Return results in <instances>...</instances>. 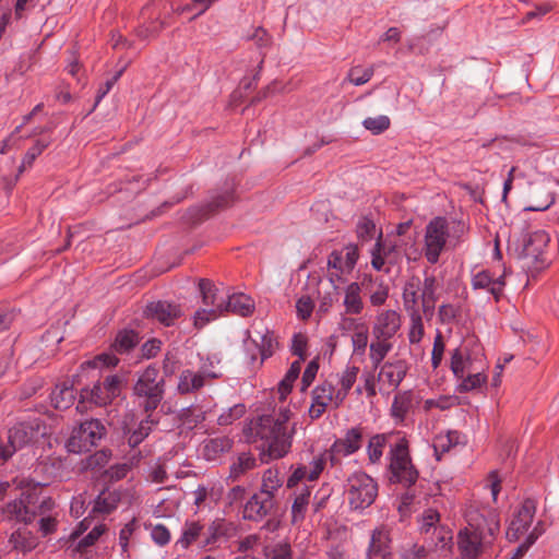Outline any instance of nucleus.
<instances>
[{"label":"nucleus","mask_w":559,"mask_h":559,"mask_svg":"<svg viewBox=\"0 0 559 559\" xmlns=\"http://www.w3.org/2000/svg\"><path fill=\"white\" fill-rule=\"evenodd\" d=\"M193 493V504L197 508V512L201 511L205 507L210 506V500L213 497V488H209L204 485H199Z\"/></svg>","instance_id":"13d9d810"},{"label":"nucleus","mask_w":559,"mask_h":559,"mask_svg":"<svg viewBox=\"0 0 559 559\" xmlns=\"http://www.w3.org/2000/svg\"><path fill=\"white\" fill-rule=\"evenodd\" d=\"M235 201V186L227 182L222 191L216 192L204 209L200 210V214L194 222L202 221L217 210L229 206Z\"/></svg>","instance_id":"b1692460"},{"label":"nucleus","mask_w":559,"mask_h":559,"mask_svg":"<svg viewBox=\"0 0 559 559\" xmlns=\"http://www.w3.org/2000/svg\"><path fill=\"white\" fill-rule=\"evenodd\" d=\"M276 507V500H272L261 492L254 493L245 504L243 519L259 522L271 514Z\"/></svg>","instance_id":"a211bd4d"},{"label":"nucleus","mask_w":559,"mask_h":559,"mask_svg":"<svg viewBox=\"0 0 559 559\" xmlns=\"http://www.w3.org/2000/svg\"><path fill=\"white\" fill-rule=\"evenodd\" d=\"M532 204L526 207L528 211H545L554 203L555 198L549 182L542 181L532 185Z\"/></svg>","instance_id":"c85d7f7f"},{"label":"nucleus","mask_w":559,"mask_h":559,"mask_svg":"<svg viewBox=\"0 0 559 559\" xmlns=\"http://www.w3.org/2000/svg\"><path fill=\"white\" fill-rule=\"evenodd\" d=\"M457 379L461 380L460 384L457 385V391L461 393L476 390L487 382V376L484 373V368L467 372V374H464L463 378Z\"/></svg>","instance_id":"c03bdc74"},{"label":"nucleus","mask_w":559,"mask_h":559,"mask_svg":"<svg viewBox=\"0 0 559 559\" xmlns=\"http://www.w3.org/2000/svg\"><path fill=\"white\" fill-rule=\"evenodd\" d=\"M252 333L253 335L250 336L251 342L259 347L261 362H263L275 353L278 347V342L276 341L274 333L265 326L261 329L253 326Z\"/></svg>","instance_id":"bb28decb"},{"label":"nucleus","mask_w":559,"mask_h":559,"mask_svg":"<svg viewBox=\"0 0 559 559\" xmlns=\"http://www.w3.org/2000/svg\"><path fill=\"white\" fill-rule=\"evenodd\" d=\"M413 407L412 391H402L395 394L390 409L391 417L396 424H403Z\"/></svg>","instance_id":"2f4dec72"},{"label":"nucleus","mask_w":559,"mask_h":559,"mask_svg":"<svg viewBox=\"0 0 559 559\" xmlns=\"http://www.w3.org/2000/svg\"><path fill=\"white\" fill-rule=\"evenodd\" d=\"M40 426V418L35 416L13 426L8 432V443H0V460L8 461L19 449L34 441L39 435Z\"/></svg>","instance_id":"6e6552de"},{"label":"nucleus","mask_w":559,"mask_h":559,"mask_svg":"<svg viewBox=\"0 0 559 559\" xmlns=\"http://www.w3.org/2000/svg\"><path fill=\"white\" fill-rule=\"evenodd\" d=\"M465 348H455L451 354L450 369L455 378H463L466 373Z\"/></svg>","instance_id":"5fc2aeb1"},{"label":"nucleus","mask_w":559,"mask_h":559,"mask_svg":"<svg viewBox=\"0 0 559 559\" xmlns=\"http://www.w3.org/2000/svg\"><path fill=\"white\" fill-rule=\"evenodd\" d=\"M362 283L352 282L344 289V313L348 316H357L364 311V300H362Z\"/></svg>","instance_id":"cd10ccee"},{"label":"nucleus","mask_w":559,"mask_h":559,"mask_svg":"<svg viewBox=\"0 0 559 559\" xmlns=\"http://www.w3.org/2000/svg\"><path fill=\"white\" fill-rule=\"evenodd\" d=\"M204 525L200 521H186L180 537L176 542V546L182 550L188 549L193 543H195L202 532Z\"/></svg>","instance_id":"4c0bfd02"},{"label":"nucleus","mask_w":559,"mask_h":559,"mask_svg":"<svg viewBox=\"0 0 559 559\" xmlns=\"http://www.w3.org/2000/svg\"><path fill=\"white\" fill-rule=\"evenodd\" d=\"M391 121L388 116L380 115L377 117H368L362 121L365 129L373 134H380L390 128Z\"/></svg>","instance_id":"864d4df0"},{"label":"nucleus","mask_w":559,"mask_h":559,"mask_svg":"<svg viewBox=\"0 0 559 559\" xmlns=\"http://www.w3.org/2000/svg\"><path fill=\"white\" fill-rule=\"evenodd\" d=\"M376 234V225L369 218H361L357 224V235L362 240L371 239Z\"/></svg>","instance_id":"774afa93"},{"label":"nucleus","mask_w":559,"mask_h":559,"mask_svg":"<svg viewBox=\"0 0 559 559\" xmlns=\"http://www.w3.org/2000/svg\"><path fill=\"white\" fill-rule=\"evenodd\" d=\"M301 370V362L300 360L294 361L289 369L287 370L284 379L278 383L277 392L280 394L281 400H285L286 396L290 393L293 389V384L298 378Z\"/></svg>","instance_id":"09e8293b"},{"label":"nucleus","mask_w":559,"mask_h":559,"mask_svg":"<svg viewBox=\"0 0 559 559\" xmlns=\"http://www.w3.org/2000/svg\"><path fill=\"white\" fill-rule=\"evenodd\" d=\"M345 495L352 509H365L376 500L378 484L368 474L356 472L346 480Z\"/></svg>","instance_id":"0eeeda50"},{"label":"nucleus","mask_w":559,"mask_h":559,"mask_svg":"<svg viewBox=\"0 0 559 559\" xmlns=\"http://www.w3.org/2000/svg\"><path fill=\"white\" fill-rule=\"evenodd\" d=\"M391 555L390 532L385 526L377 527L371 535L369 559H386Z\"/></svg>","instance_id":"393cba45"},{"label":"nucleus","mask_w":559,"mask_h":559,"mask_svg":"<svg viewBox=\"0 0 559 559\" xmlns=\"http://www.w3.org/2000/svg\"><path fill=\"white\" fill-rule=\"evenodd\" d=\"M206 376L210 374L204 373V371L183 369L178 377L177 392L185 395L200 391L203 386L207 385Z\"/></svg>","instance_id":"a878e982"},{"label":"nucleus","mask_w":559,"mask_h":559,"mask_svg":"<svg viewBox=\"0 0 559 559\" xmlns=\"http://www.w3.org/2000/svg\"><path fill=\"white\" fill-rule=\"evenodd\" d=\"M9 544L13 549L25 554L34 550L38 546L39 540L32 531L23 526L12 532Z\"/></svg>","instance_id":"c756f323"},{"label":"nucleus","mask_w":559,"mask_h":559,"mask_svg":"<svg viewBox=\"0 0 559 559\" xmlns=\"http://www.w3.org/2000/svg\"><path fill=\"white\" fill-rule=\"evenodd\" d=\"M133 394L145 413L155 411L164 399L165 381L154 366H148L133 385Z\"/></svg>","instance_id":"39448f33"},{"label":"nucleus","mask_w":559,"mask_h":559,"mask_svg":"<svg viewBox=\"0 0 559 559\" xmlns=\"http://www.w3.org/2000/svg\"><path fill=\"white\" fill-rule=\"evenodd\" d=\"M421 306L425 314H432L436 302V278L427 276L420 289Z\"/></svg>","instance_id":"37998d69"},{"label":"nucleus","mask_w":559,"mask_h":559,"mask_svg":"<svg viewBox=\"0 0 559 559\" xmlns=\"http://www.w3.org/2000/svg\"><path fill=\"white\" fill-rule=\"evenodd\" d=\"M543 533V523L538 522L533 528V531L530 533V535L526 537L525 542L516 548L511 558L520 559Z\"/></svg>","instance_id":"4d7b16f0"},{"label":"nucleus","mask_w":559,"mask_h":559,"mask_svg":"<svg viewBox=\"0 0 559 559\" xmlns=\"http://www.w3.org/2000/svg\"><path fill=\"white\" fill-rule=\"evenodd\" d=\"M245 414V406L241 404L235 405L227 411L223 412L218 418L217 423L221 426H227L233 424L234 420L240 418Z\"/></svg>","instance_id":"0e129e2a"},{"label":"nucleus","mask_w":559,"mask_h":559,"mask_svg":"<svg viewBox=\"0 0 559 559\" xmlns=\"http://www.w3.org/2000/svg\"><path fill=\"white\" fill-rule=\"evenodd\" d=\"M364 431L357 426L346 430L342 438L336 439L328 450L329 461L332 466L338 465L342 457L349 456L362 447Z\"/></svg>","instance_id":"ddd939ff"},{"label":"nucleus","mask_w":559,"mask_h":559,"mask_svg":"<svg viewBox=\"0 0 559 559\" xmlns=\"http://www.w3.org/2000/svg\"><path fill=\"white\" fill-rule=\"evenodd\" d=\"M404 436L401 431H390L386 433H377L370 437L367 444V455L371 464H379L381 462L384 448L397 440V437Z\"/></svg>","instance_id":"5701e85b"},{"label":"nucleus","mask_w":559,"mask_h":559,"mask_svg":"<svg viewBox=\"0 0 559 559\" xmlns=\"http://www.w3.org/2000/svg\"><path fill=\"white\" fill-rule=\"evenodd\" d=\"M471 284L473 289L487 290L497 302L502 297L503 288L506 286L503 275L493 277L492 274L487 270H481L475 273L472 277Z\"/></svg>","instance_id":"6ab92c4d"},{"label":"nucleus","mask_w":559,"mask_h":559,"mask_svg":"<svg viewBox=\"0 0 559 559\" xmlns=\"http://www.w3.org/2000/svg\"><path fill=\"white\" fill-rule=\"evenodd\" d=\"M466 231L463 223H454L450 226L443 216L432 218L425 227L424 255L430 264H436L442 251L447 248H455Z\"/></svg>","instance_id":"7ed1b4c3"},{"label":"nucleus","mask_w":559,"mask_h":559,"mask_svg":"<svg viewBox=\"0 0 559 559\" xmlns=\"http://www.w3.org/2000/svg\"><path fill=\"white\" fill-rule=\"evenodd\" d=\"M308 338L302 333H296L292 340V353L299 357L298 360L302 362L306 359Z\"/></svg>","instance_id":"69168bd1"},{"label":"nucleus","mask_w":559,"mask_h":559,"mask_svg":"<svg viewBox=\"0 0 559 559\" xmlns=\"http://www.w3.org/2000/svg\"><path fill=\"white\" fill-rule=\"evenodd\" d=\"M50 141L37 140L36 143L26 152L20 166V171L31 167L43 151L49 145Z\"/></svg>","instance_id":"6e6d98bb"},{"label":"nucleus","mask_w":559,"mask_h":559,"mask_svg":"<svg viewBox=\"0 0 559 559\" xmlns=\"http://www.w3.org/2000/svg\"><path fill=\"white\" fill-rule=\"evenodd\" d=\"M311 490L309 487H304L299 493L296 495L292 506V521L297 523L302 521L310 501Z\"/></svg>","instance_id":"de8ad7c7"},{"label":"nucleus","mask_w":559,"mask_h":559,"mask_svg":"<svg viewBox=\"0 0 559 559\" xmlns=\"http://www.w3.org/2000/svg\"><path fill=\"white\" fill-rule=\"evenodd\" d=\"M419 532L429 546L444 547L452 538L451 531L440 524V514L435 509H427L418 520Z\"/></svg>","instance_id":"f8f14e48"},{"label":"nucleus","mask_w":559,"mask_h":559,"mask_svg":"<svg viewBox=\"0 0 559 559\" xmlns=\"http://www.w3.org/2000/svg\"><path fill=\"white\" fill-rule=\"evenodd\" d=\"M122 389V378L118 374H108L94 383L92 389H84L81 392L82 400L78 403L76 409L83 412L84 401L88 400L95 405L103 406L119 396Z\"/></svg>","instance_id":"9d476101"},{"label":"nucleus","mask_w":559,"mask_h":559,"mask_svg":"<svg viewBox=\"0 0 559 559\" xmlns=\"http://www.w3.org/2000/svg\"><path fill=\"white\" fill-rule=\"evenodd\" d=\"M467 525L456 536L461 559H481L500 530L499 514L488 507L471 506L465 513Z\"/></svg>","instance_id":"f03ea898"},{"label":"nucleus","mask_w":559,"mask_h":559,"mask_svg":"<svg viewBox=\"0 0 559 559\" xmlns=\"http://www.w3.org/2000/svg\"><path fill=\"white\" fill-rule=\"evenodd\" d=\"M358 372V367L347 366L342 371V373L337 376V382L340 384V388H336V407H340L347 397L349 391L352 390L354 383L356 382Z\"/></svg>","instance_id":"72a5a7b5"},{"label":"nucleus","mask_w":559,"mask_h":559,"mask_svg":"<svg viewBox=\"0 0 559 559\" xmlns=\"http://www.w3.org/2000/svg\"><path fill=\"white\" fill-rule=\"evenodd\" d=\"M35 504L32 506V509L36 511V516H43L47 514H57L55 512L56 503L50 497H44L39 500V498L35 495Z\"/></svg>","instance_id":"680f3d73"},{"label":"nucleus","mask_w":559,"mask_h":559,"mask_svg":"<svg viewBox=\"0 0 559 559\" xmlns=\"http://www.w3.org/2000/svg\"><path fill=\"white\" fill-rule=\"evenodd\" d=\"M225 312H231L237 316L247 317L254 310V301L246 294H233L225 297Z\"/></svg>","instance_id":"7c9ffc66"},{"label":"nucleus","mask_w":559,"mask_h":559,"mask_svg":"<svg viewBox=\"0 0 559 559\" xmlns=\"http://www.w3.org/2000/svg\"><path fill=\"white\" fill-rule=\"evenodd\" d=\"M139 341V335L133 330H123L117 334L112 348L118 354H127L138 345Z\"/></svg>","instance_id":"a18cd8bd"},{"label":"nucleus","mask_w":559,"mask_h":559,"mask_svg":"<svg viewBox=\"0 0 559 559\" xmlns=\"http://www.w3.org/2000/svg\"><path fill=\"white\" fill-rule=\"evenodd\" d=\"M536 512V501L526 499L515 511L507 530L509 540H518L531 526Z\"/></svg>","instance_id":"dca6fc26"},{"label":"nucleus","mask_w":559,"mask_h":559,"mask_svg":"<svg viewBox=\"0 0 559 559\" xmlns=\"http://www.w3.org/2000/svg\"><path fill=\"white\" fill-rule=\"evenodd\" d=\"M549 236L544 230H536L528 235L524 240L523 253L525 257L537 259L547 247Z\"/></svg>","instance_id":"f704fd0d"},{"label":"nucleus","mask_w":559,"mask_h":559,"mask_svg":"<svg viewBox=\"0 0 559 559\" xmlns=\"http://www.w3.org/2000/svg\"><path fill=\"white\" fill-rule=\"evenodd\" d=\"M120 501V495L116 490H103L94 501L92 513L108 514L112 512Z\"/></svg>","instance_id":"ea45409f"},{"label":"nucleus","mask_w":559,"mask_h":559,"mask_svg":"<svg viewBox=\"0 0 559 559\" xmlns=\"http://www.w3.org/2000/svg\"><path fill=\"white\" fill-rule=\"evenodd\" d=\"M199 292L202 297V306L195 311L193 317L194 326L202 329L209 322L216 320L225 313V297L210 280H200Z\"/></svg>","instance_id":"423d86ee"},{"label":"nucleus","mask_w":559,"mask_h":559,"mask_svg":"<svg viewBox=\"0 0 559 559\" xmlns=\"http://www.w3.org/2000/svg\"><path fill=\"white\" fill-rule=\"evenodd\" d=\"M283 483L284 479L281 477L280 471L277 468H269L263 473L259 492L275 500V493L282 488Z\"/></svg>","instance_id":"a19ab883"},{"label":"nucleus","mask_w":559,"mask_h":559,"mask_svg":"<svg viewBox=\"0 0 559 559\" xmlns=\"http://www.w3.org/2000/svg\"><path fill=\"white\" fill-rule=\"evenodd\" d=\"M83 525L84 521L81 522L79 530L71 533L68 540V548L73 552H85L87 548L93 546L107 530L105 524H98L94 526L87 535L79 539L82 532L86 530Z\"/></svg>","instance_id":"412c9836"},{"label":"nucleus","mask_w":559,"mask_h":559,"mask_svg":"<svg viewBox=\"0 0 559 559\" xmlns=\"http://www.w3.org/2000/svg\"><path fill=\"white\" fill-rule=\"evenodd\" d=\"M258 466L257 459L249 452L240 453L229 467L228 479L236 481Z\"/></svg>","instance_id":"c9c22d12"},{"label":"nucleus","mask_w":559,"mask_h":559,"mask_svg":"<svg viewBox=\"0 0 559 559\" xmlns=\"http://www.w3.org/2000/svg\"><path fill=\"white\" fill-rule=\"evenodd\" d=\"M289 408H281L278 414L263 415L250 421L245 435L250 442L262 441V455L270 460L284 457L292 448L296 423L292 421Z\"/></svg>","instance_id":"f257e3e1"},{"label":"nucleus","mask_w":559,"mask_h":559,"mask_svg":"<svg viewBox=\"0 0 559 559\" xmlns=\"http://www.w3.org/2000/svg\"><path fill=\"white\" fill-rule=\"evenodd\" d=\"M336 395L337 391L334 382L331 379H326L318 384L311 392V405L309 407V416L311 419L320 418L332 405L336 407Z\"/></svg>","instance_id":"2eb2a0df"},{"label":"nucleus","mask_w":559,"mask_h":559,"mask_svg":"<svg viewBox=\"0 0 559 559\" xmlns=\"http://www.w3.org/2000/svg\"><path fill=\"white\" fill-rule=\"evenodd\" d=\"M146 313L166 326H170L181 316L179 306L167 301H153L147 305Z\"/></svg>","instance_id":"4be33fe9"},{"label":"nucleus","mask_w":559,"mask_h":559,"mask_svg":"<svg viewBox=\"0 0 559 559\" xmlns=\"http://www.w3.org/2000/svg\"><path fill=\"white\" fill-rule=\"evenodd\" d=\"M374 73L373 66L369 68H362L360 66L353 67L347 74L346 80L352 84L359 86L369 82Z\"/></svg>","instance_id":"3c124183"},{"label":"nucleus","mask_w":559,"mask_h":559,"mask_svg":"<svg viewBox=\"0 0 559 559\" xmlns=\"http://www.w3.org/2000/svg\"><path fill=\"white\" fill-rule=\"evenodd\" d=\"M359 258V250L356 245L349 243L341 250H334L328 259V278L336 287V283L344 282V276L355 269Z\"/></svg>","instance_id":"9b49d317"},{"label":"nucleus","mask_w":559,"mask_h":559,"mask_svg":"<svg viewBox=\"0 0 559 559\" xmlns=\"http://www.w3.org/2000/svg\"><path fill=\"white\" fill-rule=\"evenodd\" d=\"M407 373V364L405 360L397 359L384 362L378 373V381L396 390Z\"/></svg>","instance_id":"aec40b11"},{"label":"nucleus","mask_w":559,"mask_h":559,"mask_svg":"<svg viewBox=\"0 0 559 559\" xmlns=\"http://www.w3.org/2000/svg\"><path fill=\"white\" fill-rule=\"evenodd\" d=\"M353 350L355 354L364 355L368 346V330L365 324L352 335Z\"/></svg>","instance_id":"bf43d9fd"},{"label":"nucleus","mask_w":559,"mask_h":559,"mask_svg":"<svg viewBox=\"0 0 559 559\" xmlns=\"http://www.w3.org/2000/svg\"><path fill=\"white\" fill-rule=\"evenodd\" d=\"M329 460L328 451L321 453L312 459L308 467L309 481H313L319 478L320 474L323 472L326 461Z\"/></svg>","instance_id":"052dcab7"},{"label":"nucleus","mask_w":559,"mask_h":559,"mask_svg":"<svg viewBox=\"0 0 559 559\" xmlns=\"http://www.w3.org/2000/svg\"><path fill=\"white\" fill-rule=\"evenodd\" d=\"M233 439L222 436L209 439L204 442L203 455L207 461H214L233 448Z\"/></svg>","instance_id":"e433bc0d"},{"label":"nucleus","mask_w":559,"mask_h":559,"mask_svg":"<svg viewBox=\"0 0 559 559\" xmlns=\"http://www.w3.org/2000/svg\"><path fill=\"white\" fill-rule=\"evenodd\" d=\"M147 416L140 421L138 427L129 431L128 443L130 447H138L152 431L153 427L158 423L152 415V413H146Z\"/></svg>","instance_id":"79ce46f5"},{"label":"nucleus","mask_w":559,"mask_h":559,"mask_svg":"<svg viewBox=\"0 0 559 559\" xmlns=\"http://www.w3.org/2000/svg\"><path fill=\"white\" fill-rule=\"evenodd\" d=\"M402 325L401 314L392 309L380 311L372 323L373 338L392 340Z\"/></svg>","instance_id":"f3484780"},{"label":"nucleus","mask_w":559,"mask_h":559,"mask_svg":"<svg viewBox=\"0 0 559 559\" xmlns=\"http://www.w3.org/2000/svg\"><path fill=\"white\" fill-rule=\"evenodd\" d=\"M265 559H294V551L289 543L280 542L264 549Z\"/></svg>","instance_id":"8fccbe9b"},{"label":"nucleus","mask_w":559,"mask_h":559,"mask_svg":"<svg viewBox=\"0 0 559 559\" xmlns=\"http://www.w3.org/2000/svg\"><path fill=\"white\" fill-rule=\"evenodd\" d=\"M411 326L408 331V340L412 344H417L424 336V323L420 311L409 313Z\"/></svg>","instance_id":"603ef678"},{"label":"nucleus","mask_w":559,"mask_h":559,"mask_svg":"<svg viewBox=\"0 0 559 559\" xmlns=\"http://www.w3.org/2000/svg\"><path fill=\"white\" fill-rule=\"evenodd\" d=\"M50 400L56 409H68L75 401L72 385L66 382L56 385L50 394Z\"/></svg>","instance_id":"58836bf2"},{"label":"nucleus","mask_w":559,"mask_h":559,"mask_svg":"<svg viewBox=\"0 0 559 559\" xmlns=\"http://www.w3.org/2000/svg\"><path fill=\"white\" fill-rule=\"evenodd\" d=\"M391 340L373 338L369 345V358L374 368H378L385 356L392 350Z\"/></svg>","instance_id":"49530a36"},{"label":"nucleus","mask_w":559,"mask_h":559,"mask_svg":"<svg viewBox=\"0 0 559 559\" xmlns=\"http://www.w3.org/2000/svg\"><path fill=\"white\" fill-rule=\"evenodd\" d=\"M106 435V427L98 419H90L75 427L67 441V449L72 453L87 452L97 445Z\"/></svg>","instance_id":"1a4fd4ad"},{"label":"nucleus","mask_w":559,"mask_h":559,"mask_svg":"<svg viewBox=\"0 0 559 559\" xmlns=\"http://www.w3.org/2000/svg\"><path fill=\"white\" fill-rule=\"evenodd\" d=\"M421 282L419 277H412L408 280L403 288V305L405 310L409 313L419 311L418 302L420 297Z\"/></svg>","instance_id":"473e14b6"},{"label":"nucleus","mask_w":559,"mask_h":559,"mask_svg":"<svg viewBox=\"0 0 559 559\" xmlns=\"http://www.w3.org/2000/svg\"><path fill=\"white\" fill-rule=\"evenodd\" d=\"M388 460V474L391 484H400L405 488L415 485L419 473L412 462L406 436H400L394 443H391Z\"/></svg>","instance_id":"20e7f679"},{"label":"nucleus","mask_w":559,"mask_h":559,"mask_svg":"<svg viewBox=\"0 0 559 559\" xmlns=\"http://www.w3.org/2000/svg\"><path fill=\"white\" fill-rule=\"evenodd\" d=\"M35 495L22 492V495L5 503L1 513L7 521H16L24 524H29L36 518V511L32 509L35 504Z\"/></svg>","instance_id":"4468645a"},{"label":"nucleus","mask_w":559,"mask_h":559,"mask_svg":"<svg viewBox=\"0 0 559 559\" xmlns=\"http://www.w3.org/2000/svg\"><path fill=\"white\" fill-rule=\"evenodd\" d=\"M170 532L165 525L156 524L152 526L151 538L156 545L160 547L166 546L170 542Z\"/></svg>","instance_id":"338daca9"},{"label":"nucleus","mask_w":559,"mask_h":559,"mask_svg":"<svg viewBox=\"0 0 559 559\" xmlns=\"http://www.w3.org/2000/svg\"><path fill=\"white\" fill-rule=\"evenodd\" d=\"M58 514H47L39 516L38 530L43 536H48L57 531Z\"/></svg>","instance_id":"e2e57ef3"}]
</instances>
